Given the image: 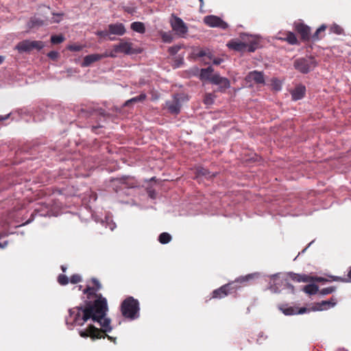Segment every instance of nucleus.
I'll list each match as a JSON object with an SVG mask.
<instances>
[{"instance_id": "f257e3e1", "label": "nucleus", "mask_w": 351, "mask_h": 351, "mask_svg": "<svg viewBox=\"0 0 351 351\" xmlns=\"http://www.w3.org/2000/svg\"><path fill=\"white\" fill-rule=\"evenodd\" d=\"M93 284L97 289L88 287L84 293L95 295L97 299L85 306H75L69 310V315L66 317L67 326L71 328L74 326H83L90 322L86 328L79 330V335L83 338L90 337L93 340L105 338L102 333L110 332L112 328L110 319L106 317L108 311L107 300L101 294L96 295L95 291L101 289L98 280L93 278Z\"/></svg>"}, {"instance_id": "f03ea898", "label": "nucleus", "mask_w": 351, "mask_h": 351, "mask_svg": "<svg viewBox=\"0 0 351 351\" xmlns=\"http://www.w3.org/2000/svg\"><path fill=\"white\" fill-rule=\"evenodd\" d=\"M123 315L130 319H135L139 316V304L137 300L132 297L125 300L121 304Z\"/></svg>"}, {"instance_id": "7ed1b4c3", "label": "nucleus", "mask_w": 351, "mask_h": 351, "mask_svg": "<svg viewBox=\"0 0 351 351\" xmlns=\"http://www.w3.org/2000/svg\"><path fill=\"white\" fill-rule=\"evenodd\" d=\"M258 273L254 274H250L248 275H246L245 276H241L238 278L234 282L226 284L225 285L221 286L220 288L215 289L213 291V298H224L228 295V293L230 292V287L233 285L234 283H243L247 282L255 277L258 276Z\"/></svg>"}, {"instance_id": "20e7f679", "label": "nucleus", "mask_w": 351, "mask_h": 351, "mask_svg": "<svg viewBox=\"0 0 351 351\" xmlns=\"http://www.w3.org/2000/svg\"><path fill=\"white\" fill-rule=\"evenodd\" d=\"M316 65V61L313 57L298 58L293 63L294 68L304 74L309 73Z\"/></svg>"}, {"instance_id": "39448f33", "label": "nucleus", "mask_w": 351, "mask_h": 351, "mask_svg": "<svg viewBox=\"0 0 351 351\" xmlns=\"http://www.w3.org/2000/svg\"><path fill=\"white\" fill-rule=\"evenodd\" d=\"M45 47V44L40 40H25L19 42L15 49L20 53L30 52L33 49L40 50Z\"/></svg>"}, {"instance_id": "423d86ee", "label": "nucleus", "mask_w": 351, "mask_h": 351, "mask_svg": "<svg viewBox=\"0 0 351 351\" xmlns=\"http://www.w3.org/2000/svg\"><path fill=\"white\" fill-rule=\"evenodd\" d=\"M137 50H135L132 47V44L130 42L121 40V42L114 45L113 50L108 54V56L111 58H114L117 56V53H125V54H132L138 53Z\"/></svg>"}, {"instance_id": "0eeeda50", "label": "nucleus", "mask_w": 351, "mask_h": 351, "mask_svg": "<svg viewBox=\"0 0 351 351\" xmlns=\"http://www.w3.org/2000/svg\"><path fill=\"white\" fill-rule=\"evenodd\" d=\"M204 23L210 27H219L226 29L228 27L226 22L223 21L220 17L215 15L206 16L204 18Z\"/></svg>"}, {"instance_id": "6e6552de", "label": "nucleus", "mask_w": 351, "mask_h": 351, "mask_svg": "<svg viewBox=\"0 0 351 351\" xmlns=\"http://www.w3.org/2000/svg\"><path fill=\"white\" fill-rule=\"evenodd\" d=\"M211 83L219 86V90L221 92L225 91L230 86L228 79L221 77L219 74H214L212 76Z\"/></svg>"}, {"instance_id": "1a4fd4ad", "label": "nucleus", "mask_w": 351, "mask_h": 351, "mask_svg": "<svg viewBox=\"0 0 351 351\" xmlns=\"http://www.w3.org/2000/svg\"><path fill=\"white\" fill-rule=\"evenodd\" d=\"M247 82H254L256 84H265L263 73L258 71L250 72L245 77Z\"/></svg>"}, {"instance_id": "9d476101", "label": "nucleus", "mask_w": 351, "mask_h": 351, "mask_svg": "<svg viewBox=\"0 0 351 351\" xmlns=\"http://www.w3.org/2000/svg\"><path fill=\"white\" fill-rule=\"evenodd\" d=\"M108 54H98V53H93L88 56H86L84 58L83 62L82 63V66L84 67L89 66L92 63L97 62L101 60L104 58L108 57Z\"/></svg>"}, {"instance_id": "9b49d317", "label": "nucleus", "mask_w": 351, "mask_h": 351, "mask_svg": "<svg viewBox=\"0 0 351 351\" xmlns=\"http://www.w3.org/2000/svg\"><path fill=\"white\" fill-rule=\"evenodd\" d=\"M108 30L110 36L111 34L123 36L126 32L124 25L121 23H112L108 25Z\"/></svg>"}, {"instance_id": "f8f14e48", "label": "nucleus", "mask_w": 351, "mask_h": 351, "mask_svg": "<svg viewBox=\"0 0 351 351\" xmlns=\"http://www.w3.org/2000/svg\"><path fill=\"white\" fill-rule=\"evenodd\" d=\"M241 38L247 43L246 49L248 51L254 52L257 49L258 43L254 38H252V36L243 33L241 34Z\"/></svg>"}, {"instance_id": "ddd939ff", "label": "nucleus", "mask_w": 351, "mask_h": 351, "mask_svg": "<svg viewBox=\"0 0 351 351\" xmlns=\"http://www.w3.org/2000/svg\"><path fill=\"white\" fill-rule=\"evenodd\" d=\"M48 24V17H45L42 19L38 16L32 17L27 23V26L29 28H36L43 25H45Z\"/></svg>"}, {"instance_id": "4468645a", "label": "nucleus", "mask_w": 351, "mask_h": 351, "mask_svg": "<svg viewBox=\"0 0 351 351\" xmlns=\"http://www.w3.org/2000/svg\"><path fill=\"white\" fill-rule=\"evenodd\" d=\"M306 93V87L302 84H299L291 91L292 99L298 101L302 99Z\"/></svg>"}, {"instance_id": "2eb2a0df", "label": "nucleus", "mask_w": 351, "mask_h": 351, "mask_svg": "<svg viewBox=\"0 0 351 351\" xmlns=\"http://www.w3.org/2000/svg\"><path fill=\"white\" fill-rule=\"evenodd\" d=\"M295 29L301 35L303 40L310 39L311 29L308 25L303 23H298L295 26Z\"/></svg>"}, {"instance_id": "dca6fc26", "label": "nucleus", "mask_w": 351, "mask_h": 351, "mask_svg": "<svg viewBox=\"0 0 351 351\" xmlns=\"http://www.w3.org/2000/svg\"><path fill=\"white\" fill-rule=\"evenodd\" d=\"M188 32L186 24L179 17H177V37L186 38Z\"/></svg>"}, {"instance_id": "f3484780", "label": "nucleus", "mask_w": 351, "mask_h": 351, "mask_svg": "<svg viewBox=\"0 0 351 351\" xmlns=\"http://www.w3.org/2000/svg\"><path fill=\"white\" fill-rule=\"evenodd\" d=\"M337 304V300L335 298H331L329 300H323L317 304V307L314 311H324L335 306Z\"/></svg>"}, {"instance_id": "a211bd4d", "label": "nucleus", "mask_w": 351, "mask_h": 351, "mask_svg": "<svg viewBox=\"0 0 351 351\" xmlns=\"http://www.w3.org/2000/svg\"><path fill=\"white\" fill-rule=\"evenodd\" d=\"M287 274L295 282H307L311 280V278L306 274H298L293 272H289Z\"/></svg>"}, {"instance_id": "6ab92c4d", "label": "nucleus", "mask_w": 351, "mask_h": 351, "mask_svg": "<svg viewBox=\"0 0 351 351\" xmlns=\"http://www.w3.org/2000/svg\"><path fill=\"white\" fill-rule=\"evenodd\" d=\"M227 46L238 51H243L247 48V43L241 41L231 40Z\"/></svg>"}, {"instance_id": "aec40b11", "label": "nucleus", "mask_w": 351, "mask_h": 351, "mask_svg": "<svg viewBox=\"0 0 351 351\" xmlns=\"http://www.w3.org/2000/svg\"><path fill=\"white\" fill-rule=\"evenodd\" d=\"M213 69L210 66L205 69H202L199 74L200 78L202 80H208L211 82V78L212 76L213 75Z\"/></svg>"}, {"instance_id": "412c9836", "label": "nucleus", "mask_w": 351, "mask_h": 351, "mask_svg": "<svg viewBox=\"0 0 351 351\" xmlns=\"http://www.w3.org/2000/svg\"><path fill=\"white\" fill-rule=\"evenodd\" d=\"M280 311L285 315H297V308L290 306L287 304L282 305L280 307Z\"/></svg>"}, {"instance_id": "4be33fe9", "label": "nucleus", "mask_w": 351, "mask_h": 351, "mask_svg": "<svg viewBox=\"0 0 351 351\" xmlns=\"http://www.w3.org/2000/svg\"><path fill=\"white\" fill-rule=\"evenodd\" d=\"M196 174L197 177L204 176L208 178H210L215 176V173H211L207 169H205L202 167H199L198 168H197Z\"/></svg>"}, {"instance_id": "5701e85b", "label": "nucleus", "mask_w": 351, "mask_h": 351, "mask_svg": "<svg viewBox=\"0 0 351 351\" xmlns=\"http://www.w3.org/2000/svg\"><path fill=\"white\" fill-rule=\"evenodd\" d=\"M302 290L308 295H315L319 290V287L315 284H309L304 286Z\"/></svg>"}, {"instance_id": "b1692460", "label": "nucleus", "mask_w": 351, "mask_h": 351, "mask_svg": "<svg viewBox=\"0 0 351 351\" xmlns=\"http://www.w3.org/2000/svg\"><path fill=\"white\" fill-rule=\"evenodd\" d=\"M131 29L140 34H143L145 32V25L141 22H133L131 24Z\"/></svg>"}, {"instance_id": "393cba45", "label": "nucleus", "mask_w": 351, "mask_h": 351, "mask_svg": "<svg viewBox=\"0 0 351 351\" xmlns=\"http://www.w3.org/2000/svg\"><path fill=\"white\" fill-rule=\"evenodd\" d=\"M281 287H283V285H282V280H280V282H274L273 284L269 282L268 289L274 293H278L281 291Z\"/></svg>"}, {"instance_id": "a878e982", "label": "nucleus", "mask_w": 351, "mask_h": 351, "mask_svg": "<svg viewBox=\"0 0 351 351\" xmlns=\"http://www.w3.org/2000/svg\"><path fill=\"white\" fill-rule=\"evenodd\" d=\"M146 98V95L145 93H141L138 96L134 97L126 101L124 104V106H129L130 104L136 103L138 101H142L145 100Z\"/></svg>"}, {"instance_id": "bb28decb", "label": "nucleus", "mask_w": 351, "mask_h": 351, "mask_svg": "<svg viewBox=\"0 0 351 351\" xmlns=\"http://www.w3.org/2000/svg\"><path fill=\"white\" fill-rule=\"evenodd\" d=\"M172 239V237L167 232H162L158 237V241L161 244L169 243Z\"/></svg>"}, {"instance_id": "cd10ccee", "label": "nucleus", "mask_w": 351, "mask_h": 351, "mask_svg": "<svg viewBox=\"0 0 351 351\" xmlns=\"http://www.w3.org/2000/svg\"><path fill=\"white\" fill-rule=\"evenodd\" d=\"M327 26L324 24L322 25L319 28L317 29L315 32L312 35L311 39L313 41L319 40L321 37L319 36L320 33L324 32Z\"/></svg>"}, {"instance_id": "c85d7f7f", "label": "nucleus", "mask_w": 351, "mask_h": 351, "mask_svg": "<svg viewBox=\"0 0 351 351\" xmlns=\"http://www.w3.org/2000/svg\"><path fill=\"white\" fill-rule=\"evenodd\" d=\"M160 35L164 43H170L173 40V36L171 32L161 31Z\"/></svg>"}, {"instance_id": "c756f323", "label": "nucleus", "mask_w": 351, "mask_h": 351, "mask_svg": "<svg viewBox=\"0 0 351 351\" xmlns=\"http://www.w3.org/2000/svg\"><path fill=\"white\" fill-rule=\"evenodd\" d=\"M101 223L106 228H109L111 231L115 229L117 227L115 223L112 221V220L109 217H106L105 221H101Z\"/></svg>"}, {"instance_id": "7c9ffc66", "label": "nucleus", "mask_w": 351, "mask_h": 351, "mask_svg": "<svg viewBox=\"0 0 351 351\" xmlns=\"http://www.w3.org/2000/svg\"><path fill=\"white\" fill-rule=\"evenodd\" d=\"M285 40L291 45H295L298 43V39L295 35L292 32H288Z\"/></svg>"}, {"instance_id": "2f4dec72", "label": "nucleus", "mask_w": 351, "mask_h": 351, "mask_svg": "<svg viewBox=\"0 0 351 351\" xmlns=\"http://www.w3.org/2000/svg\"><path fill=\"white\" fill-rule=\"evenodd\" d=\"M330 32L334 33L337 35H341V34H343V28L341 27H340L339 25L335 24V23L332 24L330 26Z\"/></svg>"}, {"instance_id": "473e14b6", "label": "nucleus", "mask_w": 351, "mask_h": 351, "mask_svg": "<svg viewBox=\"0 0 351 351\" xmlns=\"http://www.w3.org/2000/svg\"><path fill=\"white\" fill-rule=\"evenodd\" d=\"M62 14H52V16L49 19L48 18V24L54 23H60L62 19Z\"/></svg>"}, {"instance_id": "72a5a7b5", "label": "nucleus", "mask_w": 351, "mask_h": 351, "mask_svg": "<svg viewBox=\"0 0 351 351\" xmlns=\"http://www.w3.org/2000/svg\"><path fill=\"white\" fill-rule=\"evenodd\" d=\"M95 34H96L97 36H100V37H102V38L108 37V39H109L110 40H115V38H114V37H111V36H110V34H109L108 30L97 31V32H95Z\"/></svg>"}, {"instance_id": "f704fd0d", "label": "nucleus", "mask_w": 351, "mask_h": 351, "mask_svg": "<svg viewBox=\"0 0 351 351\" xmlns=\"http://www.w3.org/2000/svg\"><path fill=\"white\" fill-rule=\"evenodd\" d=\"M204 101L205 104L212 105L215 101V96L211 93L206 94Z\"/></svg>"}, {"instance_id": "c9c22d12", "label": "nucleus", "mask_w": 351, "mask_h": 351, "mask_svg": "<svg viewBox=\"0 0 351 351\" xmlns=\"http://www.w3.org/2000/svg\"><path fill=\"white\" fill-rule=\"evenodd\" d=\"M282 285L283 289H288L291 293H294V287L287 279L282 280Z\"/></svg>"}, {"instance_id": "e433bc0d", "label": "nucleus", "mask_w": 351, "mask_h": 351, "mask_svg": "<svg viewBox=\"0 0 351 351\" xmlns=\"http://www.w3.org/2000/svg\"><path fill=\"white\" fill-rule=\"evenodd\" d=\"M64 39L62 35H54L51 37V42L53 44H59L63 42Z\"/></svg>"}, {"instance_id": "4c0bfd02", "label": "nucleus", "mask_w": 351, "mask_h": 351, "mask_svg": "<svg viewBox=\"0 0 351 351\" xmlns=\"http://www.w3.org/2000/svg\"><path fill=\"white\" fill-rule=\"evenodd\" d=\"M335 291V287H326V288L322 289L320 290L319 293L322 295H328V294L332 293Z\"/></svg>"}, {"instance_id": "58836bf2", "label": "nucleus", "mask_w": 351, "mask_h": 351, "mask_svg": "<svg viewBox=\"0 0 351 351\" xmlns=\"http://www.w3.org/2000/svg\"><path fill=\"white\" fill-rule=\"evenodd\" d=\"M58 281L61 285H66L69 282V278L66 276L60 274L58 276Z\"/></svg>"}, {"instance_id": "ea45409f", "label": "nucleus", "mask_w": 351, "mask_h": 351, "mask_svg": "<svg viewBox=\"0 0 351 351\" xmlns=\"http://www.w3.org/2000/svg\"><path fill=\"white\" fill-rule=\"evenodd\" d=\"M267 339V336L265 335L263 332H260L258 334V338H257V343L259 344H262L264 341H265Z\"/></svg>"}, {"instance_id": "a19ab883", "label": "nucleus", "mask_w": 351, "mask_h": 351, "mask_svg": "<svg viewBox=\"0 0 351 351\" xmlns=\"http://www.w3.org/2000/svg\"><path fill=\"white\" fill-rule=\"evenodd\" d=\"M82 280V278L78 274H74L71 276L70 281L72 284H76L79 282H80Z\"/></svg>"}, {"instance_id": "79ce46f5", "label": "nucleus", "mask_w": 351, "mask_h": 351, "mask_svg": "<svg viewBox=\"0 0 351 351\" xmlns=\"http://www.w3.org/2000/svg\"><path fill=\"white\" fill-rule=\"evenodd\" d=\"M115 182H118L119 184H121V185H123V188H128L129 187L125 182V178H117L114 180Z\"/></svg>"}, {"instance_id": "37998d69", "label": "nucleus", "mask_w": 351, "mask_h": 351, "mask_svg": "<svg viewBox=\"0 0 351 351\" xmlns=\"http://www.w3.org/2000/svg\"><path fill=\"white\" fill-rule=\"evenodd\" d=\"M82 49V47L77 45H73L69 47V49L73 51H80Z\"/></svg>"}, {"instance_id": "c03bdc74", "label": "nucleus", "mask_w": 351, "mask_h": 351, "mask_svg": "<svg viewBox=\"0 0 351 351\" xmlns=\"http://www.w3.org/2000/svg\"><path fill=\"white\" fill-rule=\"evenodd\" d=\"M170 23H171L172 29L173 31L176 30V15L173 13L171 14V18L170 19Z\"/></svg>"}, {"instance_id": "a18cd8bd", "label": "nucleus", "mask_w": 351, "mask_h": 351, "mask_svg": "<svg viewBox=\"0 0 351 351\" xmlns=\"http://www.w3.org/2000/svg\"><path fill=\"white\" fill-rule=\"evenodd\" d=\"M58 56V52L55 51H51L48 53V56L52 59H56Z\"/></svg>"}, {"instance_id": "49530a36", "label": "nucleus", "mask_w": 351, "mask_h": 351, "mask_svg": "<svg viewBox=\"0 0 351 351\" xmlns=\"http://www.w3.org/2000/svg\"><path fill=\"white\" fill-rule=\"evenodd\" d=\"M307 312H309V309L305 308V307H302V308H300L299 310L297 309V315L298 314H304V313H306Z\"/></svg>"}, {"instance_id": "de8ad7c7", "label": "nucleus", "mask_w": 351, "mask_h": 351, "mask_svg": "<svg viewBox=\"0 0 351 351\" xmlns=\"http://www.w3.org/2000/svg\"><path fill=\"white\" fill-rule=\"evenodd\" d=\"M222 62H223V59H221V58H215L213 60V64H215L216 65L220 64Z\"/></svg>"}, {"instance_id": "09e8293b", "label": "nucleus", "mask_w": 351, "mask_h": 351, "mask_svg": "<svg viewBox=\"0 0 351 351\" xmlns=\"http://www.w3.org/2000/svg\"><path fill=\"white\" fill-rule=\"evenodd\" d=\"M197 56L199 57H204V56H206V52L204 50H201L198 52Z\"/></svg>"}, {"instance_id": "8fccbe9b", "label": "nucleus", "mask_w": 351, "mask_h": 351, "mask_svg": "<svg viewBox=\"0 0 351 351\" xmlns=\"http://www.w3.org/2000/svg\"><path fill=\"white\" fill-rule=\"evenodd\" d=\"M9 117H10V114H8L4 115V116L1 115L0 116V121L8 119Z\"/></svg>"}, {"instance_id": "3c124183", "label": "nucleus", "mask_w": 351, "mask_h": 351, "mask_svg": "<svg viewBox=\"0 0 351 351\" xmlns=\"http://www.w3.org/2000/svg\"><path fill=\"white\" fill-rule=\"evenodd\" d=\"M169 50L171 55H174L176 53V47H170Z\"/></svg>"}, {"instance_id": "603ef678", "label": "nucleus", "mask_w": 351, "mask_h": 351, "mask_svg": "<svg viewBox=\"0 0 351 351\" xmlns=\"http://www.w3.org/2000/svg\"><path fill=\"white\" fill-rule=\"evenodd\" d=\"M8 245V241H3V243L0 242V248H5Z\"/></svg>"}, {"instance_id": "864d4df0", "label": "nucleus", "mask_w": 351, "mask_h": 351, "mask_svg": "<svg viewBox=\"0 0 351 351\" xmlns=\"http://www.w3.org/2000/svg\"><path fill=\"white\" fill-rule=\"evenodd\" d=\"M279 274H275L269 276L271 280H275L277 276H278Z\"/></svg>"}, {"instance_id": "5fc2aeb1", "label": "nucleus", "mask_w": 351, "mask_h": 351, "mask_svg": "<svg viewBox=\"0 0 351 351\" xmlns=\"http://www.w3.org/2000/svg\"><path fill=\"white\" fill-rule=\"evenodd\" d=\"M169 109H170L171 112H176V106H174L173 105H171L169 107Z\"/></svg>"}, {"instance_id": "6e6d98bb", "label": "nucleus", "mask_w": 351, "mask_h": 351, "mask_svg": "<svg viewBox=\"0 0 351 351\" xmlns=\"http://www.w3.org/2000/svg\"><path fill=\"white\" fill-rule=\"evenodd\" d=\"M274 88H275L276 90H280V89H281V86H280V85H279V84H275V85H274Z\"/></svg>"}, {"instance_id": "4d7b16f0", "label": "nucleus", "mask_w": 351, "mask_h": 351, "mask_svg": "<svg viewBox=\"0 0 351 351\" xmlns=\"http://www.w3.org/2000/svg\"><path fill=\"white\" fill-rule=\"evenodd\" d=\"M61 269L62 270L63 272H65L66 271V267L64 265H62L61 266Z\"/></svg>"}, {"instance_id": "13d9d810", "label": "nucleus", "mask_w": 351, "mask_h": 351, "mask_svg": "<svg viewBox=\"0 0 351 351\" xmlns=\"http://www.w3.org/2000/svg\"><path fill=\"white\" fill-rule=\"evenodd\" d=\"M348 276L351 279V267L350 271H348Z\"/></svg>"}, {"instance_id": "bf43d9fd", "label": "nucleus", "mask_w": 351, "mask_h": 351, "mask_svg": "<svg viewBox=\"0 0 351 351\" xmlns=\"http://www.w3.org/2000/svg\"><path fill=\"white\" fill-rule=\"evenodd\" d=\"M200 2V7H202L204 5V0H199Z\"/></svg>"}, {"instance_id": "052dcab7", "label": "nucleus", "mask_w": 351, "mask_h": 351, "mask_svg": "<svg viewBox=\"0 0 351 351\" xmlns=\"http://www.w3.org/2000/svg\"><path fill=\"white\" fill-rule=\"evenodd\" d=\"M3 56H0V64L3 62Z\"/></svg>"}, {"instance_id": "680f3d73", "label": "nucleus", "mask_w": 351, "mask_h": 351, "mask_svg": "<svg viewBox=\"0 0 351 351\" xmlns=\"http://www.w3.org/2000/svg\"><path fill=\"white\" fill-rule=\"evenodd\" d=\"M179 100H180V99L177 97V105L178 104ZM176 113L177 114L178 113V108H177Z\"/></svg>"}, {"instance_id": "e2e57ef3", "label": "nucleus", "mask_w": 351, "mask_h": 351, "mask_svg": "<svg viewBox=\"0 0 351 351\" xmlns=\"http://www.w3.org/2000/svg\"><path fill=\"white\" fill-rule=\"evenodd\" d=\"M340 279H341V278H339V277H335L334 278V280H339Z\"/></svg>"}, {"instance_id": "0e129e2a", "label": "nucleus", "mask_w": 351, "mask_h": 351, "mask_svg": "<svg viewBox=\"0 0 351 351\" xmlns=\"http://www.w3.org/2000/svg\"><path fill=\"white\" fill-rule=\"evenodd\" d=\"M32 221V219H29V220H27V221L24 224L29 223H30Z\"/></svg>"}, {"instance_id": "69168bd1", "label": "nucleus", "mask_w": 351, "mask_h": 351, "mask_svg": "<svg viewBox=\"0 0 351 351\" xmlns=\"http://www.w3.org/2000/svg\"><path fill=\"white\" fill-rule=\"evenodd\" d=\"M179 64H180V62H178V60H177V63H176L177 67H178V66H179Z\"/></svg>"}, {"instance_id": "338daca9", "label": "nucleus", "mask_w": 351, "mask_h": 351, "mask_svg": "<svg viewBox=\"0 0 351 351\" xmlns=\"http://www.w3.org/2000/svg\"><path fill=\"white\" fill-rule=\"evenodd\" d=\"M176 49H177V51H178V49H180V47L178 45H177Z\"/></svg>"}, {"instance_id": "774afa93", "label": "nucleus", "mask_w": 351, "mask_h": 351, "mask_svg": "<svg viewBox=\"0 0 351 351\" xmlns=\"http://www.w3.org/2000/svg\"><path fill=\"white\" fill-rule=\"evenodd\" d=\"M106 337H108V339H112V337H110V336L106 335Z\"/></svg>"}]
</instances>
